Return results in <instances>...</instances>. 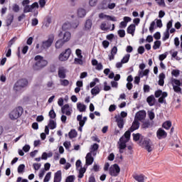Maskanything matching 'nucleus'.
Listing matches in <instances>:
<instances>
[{
    "label": "nucleus",
    "mask_w": 182,
    "mask_h": 182,
    "mask_svg": "<svg viewBox=\"0 0 182 182\" xmlns=\"http://www.w3.org/2000/svg\"><path fill=\"white\" fill-rule=\"evenodd\" d=\"M36 63L33 65V70H41L48 66V60H44L42 55H36L34 58Z\"/></svg>",
    "instance_id": "1"
},
{
    "label": "nucleus",
    "mask_w": 182,
    "mask_h": 182,
    "mask_svg": "<svg viewBox=\"0 0 182 182\" xmlns=\"http://www.w3.org/2000/svg\"><path fill=\"white\" fill-rule=\"evenodd\" d=\"M22 114H23V108L19 106L11 111L9 116L11 120H18V119H19Z\"/></svg>",
    "instance_id": "2"
},
{
    "label": "nucleus",
    "mask_w": 182,
    "mask_h": 182,
    "mask_svg": "<svg viewBox=\"0 0 182 182\" xmlns=\"http://www.w3.org/2000/svg\"><path fill=\"white\" fill-rule=\"evenodd\" d=\"M29 85V82L28 81V79L26 78H21L17 80V82L14 85V90L15 92H20V90H22L23 87H26Z\"/></svg>",
    "instance_id": "3"
},
{
    "label": "nucleus",
    "mask_w": 182,
    "mask_h": 182,
    "mask_svg": "<svg viewBox=\"0 0 182 182\" xmlns=\"http://www.w3.org/2000/svg\"><path fill=\"white\" fill-rule=\"evenodd\" d=\"M116 3H112V0H102L99 5V9H114Z\"/></svg>",
    "instance_id": "4"
},
{
    "label": "nucleus",
    "mask_w": 182,
    "mask_h": 182,
    "mask_svg": "<svg viewBox=\"0 0 182 182\" xmlns=\"http://www.w3.org/2000/svg\"><path fill=\"white\" fill-rule=\"evenodd\" d=\"M53 41H55V35L53 34L48 35V39L42 42V45H41L42 49H49V48L52 46V44L53 43Z\"/></svg>",
    "instance_id": "5"
},
{
    "label": "nucleus",
    "mask_w": 182,
    "mask_h": 182,
    "mask_svg": "<svg viewBox=\"0 0 182 182\" xmlns=\"http://www.w3.org/2000/svg\"><path fill=\"white\" fill-rule=\"evenodd\" d=\"M171 83L173 86V92H175L176 93H181V86H182V83L181 81H180V80L171 78Z\"/></svg>",
    "instance_id": "6"
},
{
    "label": "nucleus",
    "mask_w": 182,
    "mask_h": 182,
    "mask_svg": "<svg viewBox=\"0 0 182 182\" xmlns=\"http://www.w3.org/2000/svg\"><path fill=\"white\" fill-rule=\"evenodd\" d=\"M139 146L141 147H143L145 149V150H147L149 153H151V151H153V149H151V145L150 144V139H146L141 138L139 142Z\"/></svg>",
    "instance_id": "7"
},
{
    "label": "nucleus",
    "mask_w": 182,
    "mask_h": 182,
    "mask_svg": "<svg viewBox=\"0 0 182 182\" xmlns=\"http://www.w3.org/2000/svg\"><path fill=\"white\" fill-rule=\"evenodd\" d=\"M72 53V50L70 48H67L64 52H62L58 56V60L60 62H66Z\"/></svg>",
    "instance_id": "8"
},
{
    "label": "nucleus",
    "mask_w": 182,
    "mask_h": 182,
    "mask_svg": "<svg viewBox=\"0 0 182 182\" xmlns=\"http://www.w3.org/2000/svg\"><path fill=\"white\" fill-rule=\"evenodd\" d=\"M109 173L110 176H112V177H117L120 173V166H119L118 164H114L112 166H110L109 169Z\"/></svg>",
    "instance_id": "9"
},
{
    "label": "nucleus",
    "mask_w": 182,
    "mask_h": 182,
    "mask_svg": "<svg viewBox=\"0 0 182 182\" xmlns=\"http://www.w3.org/2000/svg\"><path fill=\"white\" fill-rule=\"evenodd\" d=\"M156 137L159 140H161V139H166L167 137V132L164 131V129L159 128L156 132Z\"/></svg>",
    "instance_id": "10"
},
{
    "label": "nucleus",
    "mask_w": 182,
    "mask_h": 182,
    "mask_svg": "<svg viewBox=\"0 0 182 182\" xmlns=\"http://www.w3.org/2000/svg\"><path fill=\"white\" fill-rule=\"evenodd\" d=\"M100 19H105V18H107V21H112V22H117V18H116L115 16H112L109 15H106L103 13H100L99 14Z\"/></svg>",
    "instance_id": "11"
},
{
    "label": "nucleus",
    "mask_w": 182,
    "mask_h": 182,
    "mask_svg": "<svg viewBox=\"0 0 182 182\" xmlns=\"http://www.w3.org/2000/svg\"><path fill=\"white\" fill-rule=\"evenodd\" d=\"M61 113H63V114H65L66 116H70V114H72V112H70V106L69 104H65L62 107Z\"/></svg>",
    "instance_id": "12"
},
{
    "label": "nucleus",
    "mask_w": 182,
    "mask_h": 182,
    "mask_svg": "<svg viewBox=\"0 0 182 182\" xmlns=\"http://www.w3.org/2000/svg\"><path fill=\"white\" fill-rule=\"evenodd\" d=\"M92 156H93V154H92V152H89L87 154L85 157V162L87 166H92V164H93L95 159Z\"/></svg>",
    "instance_id": "13"
},
{
    "label": "nucleus",
    "mask_w": 182,
    "mask_h": 182,
    "mask_svg": "<svg viewBox=\"0 0 182 182\" xmlns=\"http://www.w3.org/2000/svg\"><path fill=\"white\" fill-rule=\"evenodd\" d=\"M126 143H127V141L124 140V137L122 136L119 139V142H118L120 153H123L122 150H124V149L127 147Z\"/></svg>",
    "instance_id": "14"
},
{
    "label": "nucleus",
    "mask_w": 182,
    "mask_h": 182,
    "mask_svg": "<svg viewBox=\"0 0 182 182\" xmlns=\"http://www.w3.org/2000/svg\"><path fill=\"white\" fill-rule=\"evenodd\" d=\"M66 72H68V70L65 67H60L58 68V77H60V79H65L66 77Z\"/></svg>",
    "instance_id": "15"
},
{
    "label": "nucleus",
    "mask_w": 182,
    "mask_h": 182,
    "mask_svg": "<svg viewBox=\"0 0 182 182\" xmlns=\"http://www.w3.org/2000/svg\"><path fill=\"white\" fill-rule=\"evenodd\" d=\"M146 118V112L145 111H139L136 114L135 119L139 122L141 120H144Z\"/></svg>",
    "instance_id": "16"
},
{
    "label": "nucleus",
    "mask_w": 182,
    "mask_h": 182,
    "mask_svg": "<svg viewBox=\"0 0 182 182\" xmlns=\"http://www.w3.org/2000/svg\"><path fill=\"white\" fill-rule=\"evenodd\" d=\"M139 127H140V122H139V120L134 119L129 129H130V132H134L135 130H139Z\"/></svg>",
    "instance_id": "17"
},
{
    "label": "nucleus",
    "mask_w": 182,
    "mask_h": 182,
    "mask_svg": "<svg viewBox=\"0 0 182 182\" xmlns=\"http://www.w3.org/2000/svg\"><path fill=\"white\" fill-rule=\"evenodd\" d=\"M14 16L13 14H9L6 18V26H11L12 22H14Z\"/></svg>",
    "instance_id": "18"
},
{
    "label": "nucleus",
    "mask_w": 182,
    "mask_h": 182,
    "mask_svg": "<svg viewBox=\"0 0 182 182\" xmlns=\"http://www.w3.org/2000/svg\"><path fill=\"white\" fill-rule=\"evenodd\" d=\"M62 181V171H58L54 174L53 182H61Z\"/></svg>",
    "instance_id": "19"
},
{
    "label": "nucleus",
    "mask_w": 182,
    "mask_h": 182,
    "mask_svg": "<svg viewBox=\"0 0 182 182\" xmlns=\"http://www.w3.org/2000/svg\"><path fill=\"white\" fill-rule=\"evenodd\" d=\"M97 150H99V144H94L91 146L90 153L92 154V156H96L97 154Z\"/></svg>",
    "instance_id": "20"
},
{
    "label": "nucleus",
    "mask_w": 182,
    "mask_h": 182,
    "mask_svg": "<svg viewBox=\"0 0 182 182\" xmlns=\"http://www.w3.org/2000/svg\"><path fill=\"white\" fill-rule=\"evenodd\" d=\"M133 178L138 182H144L145 176L143 174H134L132 176Z\"/></svg>",
    "instance_id": "21"
},
{
    "label": "nucleus",
    "mask_w": 182,
    "mask_h": 182,
    "mask_svg": "<svg viewBox=\"0 0 182 182\" xmlns=\"http://www.w3.org/2000/svg\"><path fill=\"white\" fill-rule=\"evenodd\" d=\"M72 38V34L69 31H66L63 34V41L66 43V42H69L70 38Z\"/></svg>",
    "instance_id": "22"
},
{
    "label": "nucleus",
    "mask_w": 182,
    "mask_h": 182,
    "mask_svg": "<svg viewBox=\"0 0 182 182\" xmlns=\"http://www.w3.org/2000/svg\"><path fill=\"white\" fill-rule=\"evenodd\" d=\"M159 80L158 82V85L159 86H164V79H166V75L164 74V73L159 74Z\"/></svg>",
    "instance_id": "23"
},
{
    "label": "nucleus",
    "mask_w": 182,
    "mask_h": 182,
    "mask_svg": "<svg viewBox=\"0 0 182 182\" xmlns=\"http://www.w3.org/2000/svg\"><path fill=\"white\" fill-rule=\"evenodd\" d=\"M146 102L150 106H154L156 103V98H154V95H150L146 98Z\"/></svg>",
    "instance_id": "24"
},
{
    "label": "nucleus",
    "mask_w": 182,
    "mask_h": 182,
    "mask_svg": "<svg viewBox=\"0 0 182 182\" xmlns=\"http://www.w3.org/2000/svg\"><path fill=\"white\" fill-rule=\"evenodd\" d=\"M134 31H136V25L131 24L127 28V33H129L130 35H132V36L134 35Z\"/></svg>",
    "instance_id": "25"
},
{
    "label": "nucleus",
    "mask_w": 182,
    "mask_h": 182,
    "mask_svg": "<svg viewBox=\"0 0 182 182\" xmlns=\"http://www.w3.org/2000/svg\"><path fill=\"white\" fill-rule=\"evenodd\" d=\"M92 20L91 19H87L85 21V31H90V29H92Z\"/></svg>",
    "instance_id": "26"
},
{
    "label": "nucleus",
    "mask_w": 182,
    "mask_h": 182,
    "mask_svg": "<svg viewBox=\"0 0 182 182\" xmlns=\"http://www.w3.org/2000/svg\"><path fill=\"white\" fill-rule=\"evenodd\" d=\"M116 122L119 129H123V127H124V120L123 119V118L119 117L116 119Z\"/></svg>",
    "instance_id": "27"
},
{
    "label": "nucleus",
    "mask_w": 182,
    "mask_h": 182,
    "mask_svg": "<svg viewBox=\"0 0 182 182\" xmlns=\"http://www.w3.org/2000/svg\"><path fill=\"white\" fill-rule=\"evenodd\" d=\"M100 93V87H99V85H96L91 90V94L93 96H96L97 95H99Z\"/></svg>",
    "instance_id": "28"
},
{
    "label": "nucleus",
    "mask_w": 182,
    "mask_h": 182,
    "mask_svg": "<svg viewBox=\"0 0 182 182\" xmlns=\"http://www.w3.org/2000/svg\"><path fill=\"white\" fill-rule=\"evenodd\" d=\"M77 110H79V112H86V106L85 105V104H82L80 102H78L77 104Z\"/></svg>",
    "instance_id": "29"
},
{
    "label": "nucleus",
    "mask_w": 182,
    "mask_h": 182,
    "mask_svg": "<svg viewBox=\"0 0 182 182\" xmlns=\"http://www.w3.org/2000/svg\"><path fill=\"white\" fill-rule=\"evenodd\" d=\"M65 43H64L63 39H59L58 41H56L55 43V48L56 49H60L63 45H65Z\"/></svg>",
    "instance_id": "30"
},
{
    "label": "nucleus",
    "mask_w": 182,
    "mask_h": 182,
    "mask_svg": "<svg viewBox=\"0 0 182 182\" xmlns=\"http://www.w3.org/2000/svg\"><path fill=\"white\" fill-rule=\"evenodd\" d=\"M68 136L70 139H75V137H77V132H76V129H71Z\"/></svg>",
    "instance_id": "31"
},
{
    "label": "nucleus",
    "mask_w": 182,
    "mask_h": 182,
    "mask_svg": "<svg viewBox=\"0 0 182 182\" xmlns=\"http://www.w3.org/2000/svg\"><path fill=\"white\" fill-rule=\"evenodd\" d=\"M77 16L79 18H83V16H86V10L84 9H79L77 10Z\"/></svg>",
    "instance_id": "32"
},
{
    "label": "nucleus",
    "mask_w": 182,
    "mask_h": 182,
    "mask_svg": "<svg viewBox=\"0 0 182 182\" xmlns=\"http://www.w3.org/2000/svg\"><path fill=\"white\" fill-rule=\"evenodd\" d=\"M162 127L166 129V130H170V127H171V122L170 121H166L163 123Z\"/></svg>",
    "instance_id": "33"
},
{
    "label": "nucleus",
    "mask_w": 182,
    "mask_h": 182,
    "mask_svg": "<svg viewBox=\"0 0 182 182\" xmlns=\"http://www.w3.org/2000/svg\"><path fill=\"white\" fill-rule=\"evenodd\" d=\"M82 117H83V116L82 114H79L77 116V122H79V124L81 127L85 126V124L86 123V122H85V121H83L82 119Z\"/></svg>",
    "instance_id": "34"
},
{
    "label": "nucleus",
    "mask_w": 182,
    "mask_h": 182,
    "mask_svg": "<svg viewBox=\"0 0 182 182\" xmlns=\"http://www.w3.org/2000/svg\"><path fill=\"white\" fill-rule=\"evenodd\" d=\"M48 127L50 129V130H53L54 129H56V123L53 119H50L49 121Z\"/></svg>",
    "instance_id": "35"
},
{
    "label": "nucleus",
    "mask_w": 182,
    "mask_h": 182,
    "mask_svg": "<svg viewBox=\"0 0 182 182\" xmlns=\"http://www.w3.org/2000/svg\"><path fill=\"white\" fill-rule=\"evenodd\" d=\"M132 133H133V132L130 131V129H129V130L124 133V137H125L127 139L125 141H129V140H130V136H132Z\"/></svg>",
    "instance_id": "36"
},
{
    "label": "nucleus",
    "mask_w": 182,
    "mask_h": 182,
    "mask_svg": "<svg viewBox=\"0 0 182 182\" xmlns=\"http://www.w3.org/2000/svg\"><path fill=\"white\" fill-rule=\"evenodd\" d=\"M149 127H151V123L149 122V121H146L143 122L141 124V129H149Z\"/></svg>",
    "instance_id": "37"
},
{
    "label": "nucleus",
    "mask_w": 182,
    "mask_h": 182,
    "mask_svg": "<svg viewBox=\"0 0 182 182\" xmlns=\"http://www.w3.org/2000/svg\"><path fill=\"white\" fill-rule=\"evenodd\" d=\"M86 173V168H81L79 171L78 178H83L85 173Z\"/></svg>",
    "instance_id": "38"
},
{
    "label": "nucleus",
    "mask_w": 182,
    "mask_h": 182,
    "mask_svg": "<svg viewBox=\"0 0 182 182\" xmlns=\"http://www.w3.org/2000/svg\"><path fill=\"white\" fill-rule=\"evenodd\" d=\"M134 141H139L141 137V134L140 133L132 134Z\"/></svg>",
    "instance_id": "39"
},
{
    "label": "nucleus",
    "mask_w": 182,
    "mask_h": 182,
    "mask_svg": "<svg viewBox=\"0 0 182 182\" xmlns=\"http://www.w3.org/2000/svg\"><path fill=\"white\" fill-rule=\"evenodd\" d=\"M12 11H14L16 14H18L19 11H21V8L19 7V5L17 4H14L12 5Z\"/></svg>",
    "instance_id": "40"
},
{
    "label": "nucleus",
    "mask_w": 182,
    "mask_h": 182,
    "mask_svg": "<svg viewBox=\"0 0 182 182\" xmlns=\"http://www.w3.org/2000/svg\"><path fill=\"white\" fill-rule=\"evenodd\" d=\"M100 29L101 31H109L110 30V26L106 27V22H102L100 24Z\"/></svg>",
    "instance_id": "41"
},
{
    "label": "nucleus",
    "mask_w": 182,
    "mask_h": 182,
    "mask_svg": "<svg viewBox=\"0 0 182 182\" xmlns=\"http://www.w3.org/2000/svg\"><path fill=\"white\" fill-rule=\"evenodd\" d=\"M130 60V54L125 55L123 58L122 59V63H127Z\"/></svg>",
    "instance_id": "42"
},
{
    "label": "nucleus",
    "mask_w": 182,
    "mask_h": 182,
    "mask_svg": "<svg viewBox=\"0 0 182 182\" xmlns=\"http://www.w3.org/2000/svg\"><path fill=\"white\" fill-rule=\"evenodd\" d=\"M170 38V31L166 30V32L164 33L163 41H167Z\"/></svg>",
    "instance_id": "43"
},
{
    "label": "nucleus",
    "mask_w": 182,
    "mask_h": 182,
    "mask_svg": "<svg viewBox=\"0 0 182 182\" xmlns=\"http://www.w3.org/2000/svg\"><path fill=\"white\" fill-rule=\"evenodd\" d=\"M70 23H65L62 28L63 31H69V29H70Z\"/></svg>",
    "instance_id": "44"
},
{
    "label": "nucleus",
    "mask_w": 182,
    "mask_h": 182,
    "mask_svg": "<svg viewBox=\"0 0 182 182\" xmlns=\"http://www.w3.org/2000/svg\"><path fill=\"white\" fill-rule=\"evenodd\" d=\"M161 45V41H155L154 44L153 46V49H154V50L159 49V48H160Z\"/></svg>",
    "instance_id": "45"
},
{
    "label": "nucleus",
    "mask_w": 182,
    "mask_h": 182,
    "mask_svg": "<svg viewBox=\"0 0 182 182\" xmlns=\"http://www.w3.org/2000/svg\"><path fill=\"white\" fill-rule=\"evenodd\" d=\"M172 76H175V77H178L180 76V70H173L171 71Z\"/></svg>",
    "instance_id": "46"
},
{
    "label": "nucleus",
    "mask_w": 182,
    "mask_h": 182,
    "mask_svg": "<svg viewBox=\"0 0 182 182\" xmlns=\"http://www.w3.org/2000/svg\"><path fill=\"white\" fill-rule=\"evenodd\" d=\"M48 72H50V73H55V72H56V66L55 65H50Z\"/></svg>",
    "instance_id": "47"
},
{
    "label": "nucleus",
    "mask_w": 182,
    "mask_h": 182,
    "mask_svg": "<svg viewBox=\"0 0 182 182\" xmlns=\"http://www.w3.org/2000/svg\"><path fill=\"white\" fill-rule=\"evenodd\" d=\"M35 8H36L37 9L39 8V4H38V2H34L30 6V9L31 10V12L32 11H33V9H35Z\"/></svg>",
    "instance_id": "48"
},
{
    "label": "nucleus",
    "mask_w": 182,
    "mask_h": 182,
    "mask_svg": "<svg viewBox=\"0 0 182 182\" xmlns=\"http://www.w3.org/2000/svg\"><path fill=\"white\" fill-rule=\"evenodd\" d=\"M50 176H52V172L47 173V174L46 175L43 179V182H48L49 180H50Z\"/></svg>",
    "instance_id": "49"
},
{
    "label": "nucleus",
    "mask_w": 182,
    "mask_h": 182,
    "mask_svg": "<svg viewBox=\"0 0 182 182\" xmlns=\"http://www.w3.org/2000/svg\"><path fill=\"white\" fill-rule=\"evenodd\" d=\"M60 83L61 86H65V87L69 86V80H60Z\"/></svg>",
    "instance_id": "50"
},
{
    "label": "nucleus",
    "mask_w": 182,
    "mask_h": 182,
    "mask_svg": "<svg viewBox=\"0 0 182 182\" xmlns=\"http://www.w3.org/2000/svg\"><path fill=\"white\" fill-rule=\"evenodd\" d=\"M29 12H32V10H31V6L26 5L23 8V14H28Z\"/></svg>",
    "instance_id": "51"
},
{
    "label": "nucleus",
    "mask_w": 182,
    "mask_h": 182,
    "mask_svg": "<svg viewBox=\"0 0 182 182\" xmlns=\"http://www.w3.org/2000/svg\"><path fill=\"white\" fill-rule=\"evenodd\" d=\"M74 63L75 65H83V60H82V58H75L74 60Z\"/></svg>",
    "instance_id": "52"
},
{
    "label": "nucleus",
    "mask_w": 182,
    "mask_h": 182,
    "mask_svg": "<svg viewBox=\"0 0 182 182\" xmlns=\"http://www.w3.org/2000/svg\"><path fill=\"white\" fill-rule=\"evenodd\" d=\"M15 41H16V37L11 38L9 42L7 48H12V46L15 43Z\"/></svg>",
    "instance_id": "53"
},
{
    "label": "nucleus",
    "mask_w": 182,
    "mask_h": 182,
    "mask_svg": "<svg viewBox=\"0 0 182 182\" xmlns=\"http://www.w3.org/2000/svg\"><path fill=\"white\" fill-rule=\"evenodd\" d=\"M23 170H25V164H20L18 167V173L21 174V173H23Z\"/></svg>",
    "instance_id": "54"
},
{
    "label": "nucleus",
    "mask_w": 182,
    "mask_h": 182,
    "mask_svg": "<svg viewBox=\"0 0 182 182\" xmlns=\"http://www.w3.org/2000/svg\"><path fill=\"white\" fill-rule=\"evenodd\" d=\"M75 54L77 55V58H79L80 59H82L83 58V55H82V50L77 49L75 50Z\"/></svg>",
    "instance_id": "55"
},
{
    "label": "nucleus",
    "mask_w": 182,
    "mask_h": 182,
    "mask_svg": "<svg viewBox=\"0 0 182 182\" xmlns=\"http://www.w3.org/2000/svg\"><path fill=\"white\" fill-rule=\"evenodd\" d=\"M118 35L119 38H124V36H126V31H124V30H119Z\"/></svg>",
    "instance_id": "56"
},
{
    "label": "nucleus",
    "mask_w": 182,
    "mask_h": 182,
    "mask_svg": "<svg viewBox=\"0 0 182 182\" xmlns=\"http://www.w3.org/2000/svg\"><path fill=\"white\" fill-rule=\"evenodd\" d=\"M49 117H50V119H55L56 117V113L55 112V111L53 109H51L49 112Z\"/></svg>",
    "instance_id": "57"
},
{
    "label": "nucleus",
    "mask_w": 182,
    "mask_h": 182,
    "mask_svg": "<svg viewBox=\"0 0 182 182\" xmlns=\"http://www.w3.org/2000/svg\"><path fill=\"white\" fill-rule=\"evenodd\" d=\"M173 28V20L169 21L166 25V31H170Z\"/></svg>",
    "instance_id": "58"
},
{
    "label": "nucleus",
    "mask_w": 182,
    "mask_h": 182,
    "mask_svg": "<svg viewBox=\"0 0 182 182\" xmlns=\"http://www.w3.org/2000/svg\"><path fill=\"white\" fill-rule=\"evenodd\" d=\"M112 87H110L109 85H107V82H104V90L105 92H107L109 90H111Z\"/></svg>",
    "instance_id": "59"
},
{
    "label": "nucleus",
    "mask_w": 182,
    "mask_h": 182,
    "mask_svg": "<svg viewBox=\"0 0 182 182\" xmlns=\"http://www.w3.org/2000/svg\"><path fill=\"white\" fill-rule=\"evenodd\" d=\"M96 82H99V78H95L94 81L90 83V87H95Z\"/></svg>",
    "instance_id": "60"
},
{
    "label": "nucleus",
    "mask_w": 182,
    "mask_h": 182,
    "mask_svg": "<svg viewBox=\"0 0 182 182\" xmlns=\"http://www.w3.org/2000/svg\"><path fill=\"white\" fill-rule=\"evenodd\" d=\"M162 93H163V91L161 90H158L155 91V93H154L155 97H160Z\"/></svg>",
    "instance_id": "61"
},
{
    "label": "nucleus",
    "mask_w": 182,
    "mask_h": 182,
    "mask_svg": "<svg viewBox=\"0 0 182 182\" xmlns=\"http://www.w3.org/2000/svg\"><path fill=\"white\" fill-rule=\"evenodd\" d=\"M167 55H168V53H165L164 54L160 55L159 60H161V62H163V60H164V59H166V58H167Z\"/></svg>",
    "instance_id": "62"
},
{
    "label": "nucleus",
    "mask_w": 182,
    "mask_h": 182,
    "mask_svg": "<svg viewBox=\"0 0 182 182\" xmlns=\"http://www.w3.org/2000/svg\"><path fill=\"white\" fill-rule=\"evenodd\" d=\"M41 164L35 163L33 164V167L36 171H38V170H39V168H41Z\"/></svg>",
    "instance_id": "63"
},
{
    "label": "nucleus",
    "mask_w": 182,
    "mask_h": 182,
    "mask_svg": "<svg viewBox=\"0 0 182 182\" xmlns=\"http://www.w3.org/2000/svg\"><path fill=\"white\" fill-rule=\"evenodd\" d=\"M75 180V176H69L67 177L65 182H73Z\"/></svg>",
    "instance_id": "64"
}]
</instances>
